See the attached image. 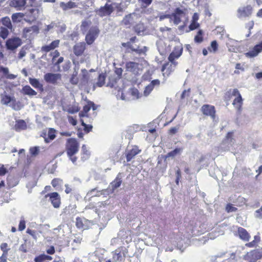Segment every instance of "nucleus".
Returning <instances> with one entry per match:
<instances>
[{
	"label": "nucleus",
	"mask_w": 262,
	"mask_h": 262,
	"mask_svg": "<svg viewBox=\"0 0 262 262\" xmlns=\"http://www.w3.org/2000/svg\"><path fill=\"white\" fill-rule=\"evenodd\" d=\"M237 232L239 237L243 241L247 242L250 239V235L245 228L238 227Z\"/></svg>",
	"instance_id": "nucleus-18"
},
{
	"label": "nucleus",
	"mask_w": 262,
	"mask_h": 262,
	"mask_svg": "<svg viewBox=\"0 0 262 262\" xmlns=\"http://www.w3.org/2000/svg\"><path fill=\"white\" fill-rule=\"evenodd\" d=\"M233 134H234V132H228L227 134H226V136H225V140L226 141H229L230 142H232L233 140Z\"/></svg>",
	"instance_id": "nucleus-50"
},
{
	"label": "nucleus",
	"mask_w": 262,
	"mask_h": 262,
	"mask_svg": "<svg viewBox=\"0 0 262 262\" xmlns=\"http://www.w3.org/2000/svg\"><path fill=\"white\" fill-rule=\"evenodd\" d=\"M262 51V41L256 45L249 52L245 53L246 57L249 58H253L256 57Z\"/></svg>",
	"instance_id": "nucleus-12"
},
{
	"label": "nucleus",
	"mask_w": 262,
	"mask_h": 262,
	"mask_svg": "<svg viewBox=\"0 0 262 262\" xmlns=\"http://www.w3.org/2000/svg\"><path fill=\"white\" fill-rule=\"evenodd\" d=\"M21 43V40L19 37H13L7 40L6 46L8 50H13L20 46Z\"/></svg>",
	"instance_id": "nucleus-8"
},
{
	"label": "nucleus",
	"mask_w": 262,
	"mask_h": 262,
	"mask_svg": "<svg viewBox=\"0 0 262 262\" xmlns=\"http://www.w3.org/2000/svg\"><path fill=\"white\" fill-rule=\"evenodd\" d=\"M142 8H146L152 3V0H139Z\"/></svg>",
	"instance_id": "nucleus-38"
},
{
	"label": "nucleus",
	"mask_w": 262,
	"mask_h": 262,
	"mask_svg": "<svg viewBox=\"0 0 262 262\" xmlns=\"http://www.w3.org/2000/svg\"><path fill=\"white\" fill-rule=\"evenodd\" d=\"M183 51V49L182 47L180 46L175 47L168 56V60L173 62H178L176 60L178 59L182 55Z\"/></svg>",
	"instance_id": "nucleus-10"
},
{
	"label": "nucleus",
	"mask_w": 262,
	"mask_h": 262,
	"mask_svg": "<svg viewBox=\"0 0 262 262\" xmlns=\"http://www.w3.org/2000/svg\"><path fill=\"white\" fill-rule=\"evenodd\" d=\"M116 254L117 256V260L120 261H123L125 259V255L124 252H119V253H116Z\"/></svg>",
	"instance_id": "nucleus-49"
},
{
	"label": "nucleus",
	"mask_w": 262,
	"mask_h": 262,
	"mask_svg": "<svg viewBox=\"0 0 262 262\" xmlns=\"http://www.w3.org/2000/svg\"><path fill=\"white\" fill-rule=\"evenodd\" d=\"M141 150L140 149L138 146L134 145L131 149H127L126 150V158L127 162L130 161L134 157L140 153Z\"/></svg>",
	"instance_id": "nucleus-11"
},
{
	"label": "nucleus",
	"mask_w": 262,
	"mask_h": 262,
	"mask_svg": "<svg viewBox=\"0 0 262 262\" xmlns=\"http://www.w3.org/2000/svg\"><path fill=\"white\" fill-rule=\"evenodd\" d=\"M64 111H66L70 114H75V113L78 112L79 111V109L77 107L72 106V107H69L67 110H64Z\"/></svg>",
	"instance_id": "nucleus-47"
},
{
	"label": "nucleus",
	"mask_w": 262,
	"mask_h": 262,
	"mask_svg": "<svg viewBox=\"0 0 262 262\" xmlns=\"http://www.w3.org/2000/svg\"><path fill=\"white\" fill-rule=\"evenodd\" d=\"M130 49L132 51L135 52L138 54H141L142 53L145 54L147 50V48L146 47H144L142 49H135L132 47H130Z\"/></svg>",
	"instance_id": "nucleus-37"
},
{
	"label": "nucleus",
	"mask_w": 262,
	"mask_h": 262,
	"mask_svg": "<svg viewBox=\"0 0 262 262\" xmlns=\"http://www.w3.org/2000/svg\"><path fill=\"white\" fill-rule=\"evenodd\" d=\"M190 89H188L187 90H185L182 92L181 95V99H183L185 98L186 97H188L190 96Z\"/></svg>",
	"instance_id": "nucleus-51"
},
{
	"label": "nucleus",
	"mask_w": 262,
	"mask_h": 262,
	"mask_svg": "<svg viewBox=\"0 0 262 262\" xmlns=\"http://www.w3.org/2000/svg\"><path fill=\"white\" fill-rule=\"evenodd\" d=\"M27 233L31 235L35 239H37V234L36 231L28 229L27 230Z\"/></svg>",
	"instance_id": "nucleus-57"
},
{
	"label": "nucleus",
	"mask_w": 262,
	"mask_h": 262,
	"mask_svg": "<svg viewBox=\"0 0 262 262\" xmlns=\"http://www.w3.org/2000/svg\"><path fill=\"white\" fill-rule=\"evenodd\" d=\"M60 43V40L57 39L53 41L51 43H50V46L52 47L53 50L58 47Z\"/></svg>",
	"instance_id": "nucleus-58"
},
{
	"label": "nucleus",
	"mask_w": 262,
	"mask_h": 262,
	"mask_svg": "<svg viewBox=\"0 0 262 262\" xmlns=\"http://www.w3.org/2000/svg\"><path fill=\"white\" fill-rule=\"evenodd\" d=\"M85 49V44L84 42L77 43L73 48V52L75 55L81 56Z\"/></svg>",
	"instance_id": "nucleus-19"
},
{
	"label": "nucleus",
	"mask_w": 262,
	"mask_h": 262,
	"mask_svg": "<svg viewBox=\"0 0 262 262\" xmlns=\"http://www.w3.org/2000/svg\"><path fill=\"white\" fill-rule=\"evenodd\" d=\"M27 0H12L10 2V6L15 8L23 7L26 4Z\"/></svg>",
	"instance_id": "nucleus-25"
},
{
	"label": "nucleus",
	"mask_w": 262,
	"mask_h": 262,
	"mask_svg": "<svg viewBox=\"0 0 262 262\" xmlns=\"http://www.w3.org/2000/svg\"><path fill=\"white\" fill-rule=\"evenodd\" d=\"M159 20H162L165 18H169L170 20V14H161L159 16Z\"/></svg>",
	"instance_id": "nucleus-62"
},
{
	"label": "nucleus",
	"mask_w": 262,
	"mask_h": 262,
	"mask_svg": "<svg viewBox=\"0 0 262 262\" xmlns=\"http://www.w3.org/2000/svg\"><path fill=\"white\" fill-rule=\"evenodd\" d=\"M61 183L62 180L58 178L54 179L51 182V184L54 187H57L58 186L61 185Z\"/></svg>",
	"instance_id": "nucleus-46"
},
{
	"label": "nucleus",
	"mask_w": 262,
	"mask_h": 262,
	"mask_svg": "<svg viewBox=\"0 0 262 262\" xmlns=\"http://www.w3.org/2000/svg\"><path fill=\"white\" fill-rule=\"evenodd\" d=\"M154 87L149 83L148 85H147L145 90L144 91V95L147 96L148 95L150 92L153 90Z\"/></svg>",
	"instance_id": "nucleus-45"
},
{
	"label": "nucleus",
	"mask_w": 262,
	"mask_h": 262,
	"mask_svg": "<svg viewBox=\"0 0 262 262\" xmlns=\"http://www.w3.org/2000/svg\"><path fill=\"white\" fill-rule=\"evenodd\" d=\"M9 34L8 29L6 28H2L0 32V36L4 39H6Z\"/></svg>",
	"instance_id": "nucleus-40"
},
{
	"label": "nucleus",
	"mask_w": 262,
	"mask_h": 262,
	"mask_svg": "<svg viewBox=\"0 0 262 262\" xmlns=\"http://www.w3.org/2000/svg\"><path fill=\"white\" fill-rule=\"evenodd\" d=\"M37 180L35 178L32 179V180L29 181L28 183L26 185V187L27 188H33L37 184Z\"/></svg>",
	"instance_id": "nucleus-41"
},
{
	"label": "nucleus",
	"mask_w": 262,
	"mask_h": 262,
	"mask_svg": "<svg viewBox=\"0 0 262 262\" xmlns=\"http://www.w3.org/2000/svg\"><path fill=\"white\" fill-rule=\"evenodd\" d=\"M27 124L24 120H18L16 121L14 125V129L17 132H20L27 128Z\"/></svg>",
	"instance_id": "nucleus-20"
},
{
	"label": "nucleus",
	"mask_w": 262,
	"mask_h": 262,
	"mask_svg": "<svg viewBox=\"0 0 262 262\" xmlns=\"http://www.w3.org/2000/svg\"><path fill=\"white\" fill-rule=\"evenodd\" d=\"M184 12L180 8L175 9L173 13L170 14V21H172L174 25H178L181 21V18L184 15Z\"/></svg>",
	"instance_id": "nucleus-9"
},
{
	"label": "nucleus",
	"mask_w": 262,
	"mask_h": 262,
	"mask_svg": "<svg viewBox=\"0 0 262 262\" xmlns=\"http://www.w3.org/2000/svg\"><path fill=\"white\" fill-rule=\"evenodd\" d=\"M44 79L45 80L48 82L52 84L56 83L58 80H59L61 78V75L60 74L56 73H48L44 75Z\"/></svg>",
	"instance_id": "nucleus-13"
},
{
	"label": "nucleus",
	"mask_w": 262,
	"mask_h": 262,
	"mask_svg": "<svg viewBox=\"0 0 262 262\" xmlns=\"http://www.w3.org/2000/svg\"><path fill=\"white\" fill-rule=\"evenodd\" d=\"M204 40V32L202 30H199L194 37V41L196 43H201Z\"/></svg>",
	"instance_id": "nucleus-28"
},
{
	"label": "nucleus",
	"mask_w": 262,
	"mask_h": 262,
	"mask_svg": "<svg viewBox=\"0 0 262 262\" xmlns=\"http://www.w3.org/2000/svg\"><path fill=\"white\" fill-rule=\"evenodd\" d=\"M178 128L176 127H173L169 129L168 130V133L170 135H173L177 133L178 132Z\"/></svg>",
	"instance_id": "nucleus-64"
},
{
	"label": "nucleus",
	"mask_w": 262,
	"mask_h": 262,
	"mask_svg": "<svg viewBox=\"0 0 262 262\" xmlns=\"http://www.w3.org/2000/svg\"><path fill=\"white\" fill-rule=\"evenodd\" d=\"M12 102V108L16 111L20 110L21 108L20 102H16L15 100Z\"/></svg>",
	"instance_id": "nucleus-52"
},
{
	"label": "nucleus",
	"mask_w": 262,
	"mask_h": 262,
	"mask_svg": "<svg viewBox=\"0 0 262 262\" xmlns=\"http://www.w3.org/2000/svg\"><path fill=\"white\" fill-rule=\"evenodd\" d=\"M91 106L90 105V102H89V103L88 104V105H85L84 107H83V112H81L80 113H79V115L81 116V117H84L85 116V114L90 111L91 110Z\"/></svg>",
	"instance_id": "nucleus-39"
},
{
	"label": "nucleus",
	"mask_w": 262,
	"mask_h": 262,
	"mask_svg": "<svg viewBox=\"0 0 262 262\" xmlns=\"http://www.w3.org/2000/svg\"><path fill=\"white\" fill-rule=\"evenodd\" d=\"M139 64L137 62L129 61L126 63V70L128 72H135L138 68Z\"/></svg>",
	"instance_id": "nucleus-22"
},
{
	"label": "nucleus",
	"mask_w": 262,
	"mask_h": 262,
	"mask_svg": "<svg viewBox=\"0 0 262 262\" xmlns=\"http://www.w3.org/2000/svg\"><path fill=\"white\" fill-rule=\"evenodd\" d=\"M260 237L257 235H255L254 237V240L249 243H246L245 246L247 247L253 248L256 247L258 243L260 242Z\"/></svg>",
	"instance_id": "nucleus-32"
},
{
	"label": "nucleus",
	"mask_w": 262,
	"mask_h": 262,
	"mask_svg": "<svg viewBox=\"0 0 262 262\" xmlns=\"http://www.w3.org/2000/svg\"><path fill=\"white\" fill-rule=\"evenodd\" d=\"M41 50L43 52H48L50 51L53 50V49L52 48V47L50 46V45L49 44V45L42 46L41 47Z\"/></svg>",
	"instance_id": "nucleus-60"
},
{
	"label": "nucleus",
	"mask_w": 262,
	"mask_h": 262,
	"mask_svg": "<svg viewBox=\"0 0 262 262\" xmlns=\"http://www.w3.org/2000/svg\"><path fill=\"white\" fill-rule=\"evenodd\" d=\"M23 93L26 95L30 96H35L37 94V92L33 90L29 85H25L23 88Z\"/></svg>",
	"instance_id": "nucleus-27"
},
{
	"label": "nucleus",
	"mask_w": 262,
	"mask_h": 262,
	"mask_svg": "<svg viewBox=\"0 0 262 262\" xmlns=\"http://www.w3.org/2000/svg\"><path fill=\"white\" fill-rule=\"evenodd\" d=\"M176 183L177 185L179 184V181L181 178V170L179 168L177 169L176 172Z\"/></svg>",
	"instance_id": "nucleus-56"
},
{
	"label": "nucleus",
	"mask_w": 262,
	"mask_h": 262,
	"mask_svg": "<svg viewBox=\"0 0 262 262\" xmlns=\"http://www.w3.org/2000/svg\"><path fill=\"white\" fill-rule=\"evenodd\" d=\"M199 27H200V24L198 22L191 21V22L189 26V28L190 30L192 31V30H194L199 28Z\"/></svg>",
	"instance_id": "nucleus-44"
},
{
	"label": "nucleus",
	"mask_w": 262,
	"mask_h": 262,
	"mask_svg": "<svg viewBox=\"0 0 262 262\" xmlns=\"http://www.w3.org/2000/svg\"><path fill=\"white\" fill-rule=\"evenodd\" d=\"M110 186L111 187V188L102 189L101 190H98L97 187L92 189L87 193L86 197L93 198L96 196H99V193L100 194L104 195L106 194H108L110 192L113 193L114 190L115 189V184H113V182L111 183Z\"/></svg>",
	"instance_id": "nucleus-4"
},
{
	"label": "nucleus",
	"mask_w": 262,
	"mask_h": 262,
	"mask_svg": "<svg viewBox=\"0 0 262 262\" xmlns=\"http://www.w3.org/2000/svg\"><path fill=\"white\" fill-rule=\"evenodd\" d=\"M183 150V148H176L173 150L169 152L165 156V159H167L169 157L174 158L177 155H180Z\"/></svg>",
	"instance_id": "nucleus-26"
},
{
	"label": "nucleus",
	"mask_w": 262,
	"mask_h": 262,
	"mask_svg": "<svg viewBox=\"0 0 262 262\" xmlns=\"http://www.w3.org/2000/svg\"><path fill=\"white\" fill-rule=\"evenodd\" d=\"M60 7L63 9V10L66 11L68 9L76 8L77 7V5L75 3L71 1H70L67 3L61 2L60 3Z\"/></svg>",
	"instance_id": "nucleus-23"
},
{
	"label": "nucleus",
	"mask_w": 262,
	"mask_h": 262,
	"mask_svg": "<svg viewBox=\"0 0 262 262\" xmlns=\"http://www.w3.org/2000/svg\"><path fill=\"white\" fill-rule=\"evenodd\" d=\"M46 198L50 197V200L55 208H58L60 204V196L57 192H53L47 194Z\"/></svg>",
	"instance_id": "nucleus-16"
},
{
	"label": "nucleus",
	"mask_w": 262,
	"mask_h": 262,
	"mask_svg": "<svg viewBox=\"0 0 262 262\" xmlns=\"http://www.w3.org/2000/svg\"><path fill=\"white\" fill-rule=\"evenodd\" d=\"M95 221H90L89 220L85 219H80L77 218L76 219V226L78 228H82L83 229H86L88 228V226L86 225L87 223H89L90 225H93L95 224Z\"/></svg>",
	"instance_id": "nucleus-17"
},
{
	"label": "nucleus",
	"mask_w": 262,
	"mask_h": 262,
	"mask_svg": "<svg viewBox=\"0 0 262 262\" xmlns=\"http://www.w3.org/2000/svg\"><path fill=\"white\" fill-rule=\"evenodd\" d=\"M14 100V97H11L7 95H1V102L3 104L8 105L9 103L13 102Z\"/></svg>",
	"instance_id": "nucleus-31"
},
{
	"label": "nucleus",
	"mask_w": 262,
	"mask_h": 262,
	"mask_svg": "<svg viewBox=\"0 0 262 262\" xmlns=\"http://www.w3.org/2000/svg\"><path fill=\"white\" fill-rule=\"evenodd\" d=\"M79 144L75 138L67 139L66 143V151L67 155L73 163L75 164L77 158L74 156L79 150Z\"/></svg>",
	"instance_id": "nucleus-1"
},
{
	"label": "nucleus",
	"mask_w": 262,
	"mask_h": 262,
	"mask_svg": "<svg viewBox=\"0 0 262 262\" xmlns=\"http://www.w3.org/2000/svg\"><path fill=\"white\" fill-rule=\"evenodd\" d=\"M237 210V208L233 207L231 204L228 203L226 206V211L227 212H235Z\"/></svg>",
	"instance_id": "nucleus-42"
},
{
	"label": "nucleus",
	"mask_w": 262,
	"mask_h": 262,
	"mask_svg": "<svg viewBox=\"0 0 262 262\" xmlns=\"http://www.w3.org/2000/svg\"><path fill=\"white\" fill-rule=\"evenodd\" d=\"M56 130L53 128H50L48 132V137H45L46 143H49L50 141L54 140L56 137Z\"/></svg>",
	"instance_id": "nucleus-24"
},
{
	"label": "nucleus",
	"mask_w": 262,
	"mask_h": 262,
	"mask_svg": "<svg viewBox=\"0 0 262 262\" xmlns=\"http://www.w3.org/2000/svg\"><path fill=\"white\" fill-rule=\"evenodd\" d=\"M114 8L112 4L106 3L104 6L101 7L97 11V14L100 16L109 15L113 12Z\"/></svg>",
	"instance_id": "nucleus-14"
},
{
	"label": "nucleus",
	"mask_w": 262,
	"mask_h": 262,
	"mask_svg": "<svg viewBox=\"0 0 262 262\" xmlns=\"http://www.w3.org/2000/svg\"><path fill=\"white\" fill-rule=\"evenodd\" d=\"M105 81V76L103 74H101L99 75L98 78L97 82L94 84V88H95L96 86L101 87L102 86L104 83Z\"/></svg>",
	"instance_id": "nucleus-34"
},
{
	"label": "nucleus",
	"mask_w": 262,
	"mask_h": 262,
	"mask_svg": "<svg viewBox=\"0 0 262 262\" xmlns=\"http://www.w3.org/2000/svg\"><path fill=\"white\" fill-rule=\"evenodd\" d=\"M122 23L129 27L130 25H132L134 23V20L132 17V14H128L126 15L122 20Z\"/></svg>",
	"instance_id": "nucleus-33"
},
{
	"label": "nucleus",
	"mask_w": 262,
	"mask_h": 262,
	"mask_svg": "<svg viewBox=\"0 0 262 262\" xmlns=\"http://www.w3.org/2000/svg\"><path fill=\"white\" fill-rule=\"evenodd\" d=\"M81 151L83 155H85L86 156L85 158H87L90 155V152L87 149V147L85 145H83L82 146Z\"/></svg>",
	"instance_id": "nucleus-55"
},
{
	"label": "nucleus",
	"mask_w": 262,
	"mask_h": 262,
	"mask_svg": "<svg viewBox=\"0 0 262 262\" xmlns=\"http://www.w3.org/2000/svg\"><path fill=\"white\" fill-rule=\"evenodd\" d=\"M99 33V30L97 27L91 28L85 36V40L87 43L91 45L97 37Z\"/></svg>",
	"instance_id": "nucleus-6"
},
{
	"label": "nucleus",
	"mask_w": 262,
	"mask_h": 262,
	"mask_svg": "<svg viewBox=\"0 0 262 262\" xmlns=\"http://www.w3.org/2000/svg\"><path fill=\"white\" fill-rule=\"evenodd\" d=\"M39 147H38V146H35V147H31L30 148V152L31 154L33 156H35L37 155L39 153Z\"/></svg>",
	"instance_id": "nucleus-43"
},
{
	"label": "nucleus",
	"mask_w": 262,
	"mask_h": 262,
	"mask_svg": "<svg viewBox=\"0 0 262 262\" xmlns=\"http://www.w3.org/2000/svg\"><path fill=\"white\" fill-rule=\"evenodd\" d=\"M252 10L253 9L251 5H247L241 7L237 10V17L239 18L249 17L251 15Z\"/></svg>",
	"instance_id": "nucleus-7"
},
{
	"label": "nucleus",
	"mask_w": 262,
	"mask_h": 262,
	"mask_svg": "<svg viewBox=\"0 0 262 262\" xmlns=\"http://www.w3.org/2000/svg\"><path fill=\"white\" fill-rule=\"evenodd\" d=\"M218 49L219 45L215 40L212 41L210 46L208 47V50L210 53H215L218 51Z\"/></svg>",
	"instance_id": "nucleus-30"
},
{
	"label": "nucleus",
	"mask_w": 262,
	"mask_h": 262,
	"mask_svg": "<svg viewBox=\"0 0 262 262\" xmlns=\"http://www.w3.org/2000/svg\"><path fill=\"white\" fill-rule=\"evenodd\" d=\"M51 55L53 57V58H52V61L53 62L54 59L56 57H58V56H59L60 53H59V52L58 51L55 50V51L51 53Z\"/></svg>",
	"instance_id": "nucleus-61"
},
{
	"label": "nucleus",
	"mask_w": 262,
	"mask_h": 262,
	"mask_svg": "<svg viewBox=\"0 0 262 262\" xmlns=\"http://www.w3.org/2000/svg\"><path fill=\"white\" fill-rule=\"evenodd\" d=\"M80 77L81 83L84 85L88 84L92 82L93 79V77L91 76L89 72L85 69L81 70Z\"/></svg>",
	"instance_id": "nucleus-15"
},
{
	"label": "nucleus",
	"mask_w": 262,
	"mask_h": 262,
	"mask_svg": "<svg viewBox=\"0 0 262 262\" xmlns=\"http://www.w3.org/2000/svg\"><path fill=\"white\" fill-rule=\"evenodd\" d=\"M70 82L73 85H76L79 82V78L78 77H71L70 79Z\"/></svg>",
	"instance_id": "nucleus-59"
},
{
	"label": "nucleus",
	"mask_w": 262,
	"mask_h": 262,
	"mask_svg": "<svg viewBox=\"0 0 262 262\" xmlns=\"http://www.w3.org/2000/svg\"><path fill=\"white\" fill-rule=\"evenodd\" d=\"M232 96L235 97L233 101L232 105L238 111H241L243 103V99L237 89H230L225 94V100L226 101H229Z\"/></svg>",
	"instance_id": "nucleus-2"
},
{
	"label": "nucleus",
	"mask_w": 262,
	"mask_h": 262,
	"mask_svg": "<svg viewBox=\"0 0 262 262\" xmlns=\"http://www.w3.org/2000/svg\"><path fill=\"white\" fill-rule=\"evenodd\" d=\"M201 112L205 116H209L214 120L216 117V110L214 106L210 104H204L201 108Z\"/></svg>",
	"instance_id": "nucleus-5"
},
{
	"label": "nucleus",
	"mask_w": 262,
	"mask_h": 262,
	"mask_svg": "<svg viewBox=\"0 0 262 262\" xmlns=\"http://www.w3.org/2000/svg\"><path fill=\"white\" fill-rule=\"evenodd\" d=\"M150 84L154 88L155 86H159L160 84V81L158 79H155L152 80Z\"/></svg>",
	"instance_id": "nucleus-63"
},
{
	"label": "nucleus",
	"mask_w": 262,
	"mask_h": 262,
	"mask_svg": "<svg viewBox=\"0 0 262 262\" xmlns=\"http://www.w3.org/2000/svg\"><path fill=\"white\" fill-rule=\"evenodd\" d=\"M35 262H42L45 260V254H40L37 256H36L34 259Z\"/></svg>",
	"instance_id": "nucleus-54"
},
{
	"label": "nucleus",
	"mask_w": 262,
	"mask_h": 262,
	"mask_svg": "<svg viewBox=\"0 0 262 262\" xmlns=\"http://www.w3.org/2000/svg\"><path fill=\"white\" fill-rule=\"evenodd\" d=\"M24 15L21 13H16L12 14L11 18L13 22L20 21V19L23 17Z\"/></svg>",
	"instance_id": "nucleus-36"
},
{
	"label": "nucleus",
	"mask_w": 262,
	"mask_h": 262,
	"mask_svg": "<svg viewBox=\"0 0 262 262\" xmlns=\"http://www.w3.org/2000/svg\"><path fill=\"white\" fill-rule=\"evenodd\" d=\"M39 32V28L37 26L34 25L30 27L25 28L23 30L24 35L27 36L28 34H31L33 33H38Z\"/></svg>",
	"instance_id": "nucleus-21"
},
{
	"label": "nucleus",
	"mask_w": 262,
	"mask_h": 262,
	"mask_svg": "<svg viewBox=\"0 0 262 262\" xmlns=\"http://www.w3.org/2000/svg\"><path fill=\"white\" fill-rule=\"evenodd\" d=\"M26 228V222L24 219H21L19 224L18 230L19 231L24 230Z\"/></svg>",
	"instance_id": "nucleus-53"
},
{
	"label": "nucleus",
	"mask_w": 262,
	"mask_h": 262,
	"mask_svg": "<svg viewBox=\"0 0 262 262\" xmlns=\"http://www.w3.org/2000/svg\"><path fill=\"white\" fill-rule=\"evenodd\" d=\"M29 81L32 86L39 89H42L43 85L41 84L38 79L36 78H29Z\"/></svg>",
	"instance_id": "nucleus-29"
},
{
	"label": "nucleus",
	"mask_w": 262,
	"mask_h": 262,
	"mask_svg": "<svg viewBox=\"0 0 262 262\" xmlns=\"http://www.w3.org/2000/svg\"><path fill=\"white\" fill-rule=\"evenodd\" d=\"M80 69L79 63L76 64L74 68V71L71 75V77H78V71Z\"/></svg>",
	"instance_id": "nucleus-48"
},
{
	"label": "nucleus",
	"mask_w": 262,
	"mask_h": 262,
	"mask_svg": "<svg viewBox=\"0 0 262 262\" xmlns=\"http://www.w3.org/2000/svg\"><path fill=\"white\" fill-rule=\"evenodd\" d=\"M2 24L8 29L12 30V25L10 18L8 17H4L2 20Z\"/></svg>",
	"instance_id": "nucleus-35"
},
{
	"label": "nucleus",
	"mask_w": 262,
	"mask_h": 262,
	"mask_svg": "<svg viewBox=\"0 0 262 262\" xmlns=\"http://www.w3.org/2000/svg\"><path fill=\"white\" fill-rule=\"evenodd\" d=\"M178 64V62H173L169 60L164 63L161 68V71L164 77H168L174 72Z\"/></svg>",
	"instance_id": "nucleus-3"
}]
</instances>
